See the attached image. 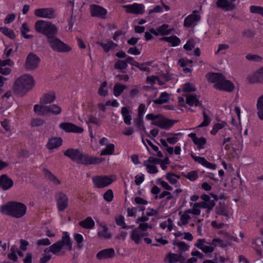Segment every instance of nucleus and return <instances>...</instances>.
<instances>
[{
  "label": "nucleus",
  "mask_w": 263,
  "mask_h": 263,
  "mask_svg": "<svg viewBox=\"0 0 263 263\" xmlns=\"http://www.w3.org/2000/svg\"><path fill=\"white\" fill-rule=\"evenodd\" d=\"M214 88L220 90H224L228 92H232L235 89V86L230 81L224 80L221 81L220 82L214 85Z\"/></svg>",
  "instance_id": "13"
},
{
  "label": "nucleus",
  "mask_w": 263,
  "mask_h": 263,
  "mask_svg": "<svg viewBox=\"0 0 263 263\" xmlns=\"http://www.w3.org/2000/svg\"><path fill=\"white\" fill-rule=\"evenodd\" d=\"M59 127L67 133H82L84 131L82 127L69 122L62 123Z\"/></svg>",
  "instance_id": "11"
},
{
  "label": "nucleus",
  "mask_w": 263,
  "mask_h": 263,
  "mask_svg": "<svg viewBox=\"0 0 263 263\" xmlns=\"http://www.w3.org/2000/svg\"><path fill=\"white\" fill-rule=\"evenodd\" d=\"M47 42L51 48L58 52H68L72 49L70 46L61 41L56 35L49 37Z\"/></svg>",
  "instance_id": "6"
},
{
  "label": "nucleus",
  "mask_w": 263,
  "mask_h": 263,
  "mask_svg": "<svg viewBox=\"0 0 263 263\" xmlns=\"http://www.w3.org/2000/svg\"><path fill=\"white\" fill-rule=\"evenodd\" d=\"M104 199L107 202H110L112 200L114 197L113 192L111 190H108L103 195Z\"/></svg>",
  "instance_id": "52"
},
{
  "label": "nucleus",
  "mask_w": 263,
  "mask_h": 263,
  "mask_svg": "<svg viewBox=\"0 0 263 263\" xmlns=\"http://www.w3.org/2000/svg\"><path fill=\"white\" fill-rule=\"evenodd\" d=\"M188 136L192 139L194 143L198 146V149H200L204 148V145L206 142V140L205 138H198L196 137L195 133H191L189 134Z\"/></svg>",
  "instance_id": "22"
},
{
  "label": "nucleus",
  "mask_w": 263,
  "mask_h": 263,
  "mask_svg": "<svg viewBox=\"0 0 263 263\" xmlns=\"http://www.w3.org/2000/svg\"><path fill=\"white\" fill-rule=\"evenodd\" d=\"M146 118L148 120L152 121V125L162 129H168L176 122V120L167 119L160 114H148L146 115Z\"/></svg>",
  "instance_id": "5"
},
{
  "label": "nucleus",
  "mask_w": 263,
  "mask_h": 263,
  "mask_svg": "<svg viewBox=\"0 0 263 263\" xmlns=\"http://www.w3.org/2000/svg\"><path fill=\"white\" fill-rule=\"evenodd\" d=\"M167 258L170 263H174L179 260H185L184 257L182 256L181 253L180 254H177L170 252L167 254Z\"/></svg>",
  "instance_id": "33"
},
{
  "label": "nucleus",
  "mask_w": 263,
  "mask_h": 263,
  "mask_svg": "<svg viewBox=\"0 0 263 263\" xmlns=\"http://www.w3.org/2000/svg\"><path fill=\"white\" fill-rule=\"evenodd\" d=\"M195 44L194 40L190 39L184 45L183 48L187 51H190L195 47Z\"/></svg>",
  "instance_id": "53"
},
{
  "label": "nucleus",
  "mask_w": 263,
  "mask_h": 263,
  "mask_svg": "<svg viewBox=\"0 0 263 263\" xmlns=\"http://www.w3.org/2000/svg\"><path fill=\"white\" fill-rule=\"evenodd\" d=\"M144 165L146 167L147 172L149 174H155L158 173V171L157 167L155 165H151L146 163V161H144Z\"/></svg>",
  "instance_id": "49"
},
{
  "label": "nucleus",
  "mask_w": 263,
  "mask_h": 263,
  "mask_svg": "<svg viewBox=\"0 0 263 263\" xmlns=\"http://www.w3.org/2000/svg\"><path fill=\"white\" fill-rule=\"evenodd\" d=\"M103 230L98 233V235L100 238H104L105 239H109L111 238V235L108 232V228L105 226H102Z\"/></svg>",
  "instance_id": "39"
},
{
  "label": "nucleus",
  "mask_w": 263,
  "mask_h": 263,
  "mask_svg": "<svg viewBox=\"0 0 263 263\" xmlns=\"http://www.w3.org/2000/svg\"><path fill=\"white\" fill-rule=\"evenodd\" d=\"M178 245V247L181 252H184L189 250V246L184 242H179Z\"/></svg>",
  "instance_id": "62"
},
{
  "label": "nucleus",
  "mask_w": 263,
  "mask_h": 263,
  "mask_svg": "<svg viewBox=\"0 0 263 263\" xmlns=\"http://www.w3.org/2000/svg\"><path fill=\"white\" fill-rule=\"evenodd\" d=\"M34 85L33 78L30 74H24L17 79L13 87L17 94H25L31 90Z\"/></svg>",
  "instance_id": "3"
},
{
  "label": "nucleus",
  "mask_w": 263,
  "mask_h": 263,
  "mask_svg": "<svg viewBox=\"0 0 263 263\" xmlns=\"http://www.w3.org/2000/svg\"><path fill=\"white\" fill-rule=\"evenodd\" d=\"M43 172L44 174L45 177L50 182L55 185L61 184V181L49 170L46 168L43 169Z\"/></svg>",
  "instance_id": "21"
},
{
  "label": "nucleus",
  "mask_w": 263,
  "mask_h": 263,
  "mask_svg": "<svg viewBox=\"0 0 263 263\" xmlns=\"http://www.w3.org/2000/svg\"><path fill=\"white\" fill-rule=\"evenodd\" d=\"M191 155L195 161L198 162L202 165L213 170H215L216 168V164L208 162L204 158L195 156L193 154H191Z\"/></svg>",
  "instance_id": "24"
},
{
  "label": "nucleus",
  "mask_w": 263,
  "mask_h": 263,
  "mask_svg": "<svg viewBox=\"0 0 263 263\" xmlns=\"http://www.w3.org/2000/svg\"><path fill=\"white\" fill-rule=\"evenodd\" d=\"M0 31L11 39H14L15 38V34L14 31L11 29L7 27H0Z\"/></svg>",
  "instance_id": "40"
},
{
  "label": "nucleus",
  "mask_w": 263,
  "mask_h": 263,
  "mask_svg": "<svg viewBox=\"0 0 263 263\" xmlns=\"http://www.w3.org/2000/svg\"><path fill=\"white\" fill-rule=\"evenodd\" d=\"M175 177H177L178 178H180L179 176H178L176 175L174 173H167L166 174V179L171 184H176L177 182V180L175 178Z\"/></svg>",
  "instance_id": "45"
},
{
  "label": "nucleus",
  "mask_w": 263,
  "mask_h": 263,
  "mask_svg": "<svg viewBox=\"0 0 263 263\" xmlns=\"http://www.w3.org/2000/svg\"><path fill=\"white\" fill-rule=\"evenodd\" d=\"M48 108L47 106L35 105L34 106V111L39 115H45L48 113Z\"/></svg>",
  "instance_id": "36"
},
{
  "label": "nucleus",
  "mask_w": 263,
  "mask_h": 263,
  "mask_svg": "<svg viewBox=\"0 0 263 263\" xmlns=\"http://www.w3.org/2000/svg\"><path fill=\"white\" fill-rule=\"evenodd\" d=\"M115 255V250L112 248H109L99 252L97 254V258L99 260L105 259L112 258Z\"/></svg>",
  "instance_id": "19"
},
{
  "label": "nucleus",
  "mask_w": 263,
  "mask_h": 263,
  "mask_svg": "<svg viewBox=\"0 0 263 263\" xmlns=\"http://www.w3.org/2000/svg\"><path fill=\"white\" fill-rule=\"evenodd\" d=\"M147 235V233L145 234L140 230L139 228H135L132 232L131 239L134 240L136 243L138 244L141 242L142 238Z\"/></svg>",
  "instance_id": "23"
},
{
  "label": "nucleus",
  "mask_w": 263,
  "mask_h": 263,
  "mask_svg": "<svg viewBox=\"0 0 263 263\" xmlns=\"http://www.w3.org/2000/svg\"><path fill=\"white\" fill-rule=\"evenodd\" d=\"M27 207L25 204L16 201L9 202L1 207V211L3 214L16 218L24 216Z\"/></svg>",
  "instance_id": "2"
},
{
  "label": "nucleus",
  "mask_w": 263,
  "mask_h": 263,
  "mask_svg": "<svg viewBox=\"0 0 263 263\" xmlns=\"http://www.w3.org/2000/svg\"><path fill=\"white\" fill-rule=\"evenodd\" d=\"M218 8L226 11H231L236 9V5L229 0H218L216 3Z\"/></svg>",
  "instance_id": "17"
},
{
  "label": "nucleus",
  "mask_w": 263,
  "mask_h": 263,
  "mask_svg": "<svg viewBox=\"0 0 263 263\" xmlns=\"http://www.w3.org/2000/svg\"><path fill=\"white\" fill-rule=\"evenodd\" d=\"M122 7L126 9V12L128 13L138 14H143L144 12L143 4L135 3L133 5H124Z\"/></svg>",
  "instance_id": "14"
},
{
  "label": "nucleus",
  "mask_w": 263,
  "mask_h": 263,
  "mask_svg": "<svg viewBox=\"0 0 263 263\" xmlns=\"http://www.w3.org/2000/svg\"><path fill=\"white\" fill-rule=\"evenodd\" d=\"M208 81L211 83L217 84L226 79V77L221 73H208L206 75Z\"/></svg>",
  "instance_id": "20"
},
{
  "label": "nucleus",
  "mask_w": 263,
  "mask_h": 263,
  "mask_svg": "<svg viewBox=\"0 0 263 263\" xmlns=\"http://www.w3.org/2000/svg\"><path fill=\"white\" fill-rule=\"evenodd\" d=\"M115 151V145L114 144H108L106 148L101 152L100 155H110L114 154Z\"/></svg>",
  "instance_id": "38"
},
{
  "label": "nucleus",
  "mask_w": 263,
  "mask_h": 263,
  "mask_svg": "<svg viewBox=\"0 0 263 263\" xmlns=\"http://www.w3.org/2000/svg\"><path fill=\"white\" fill-rule=\"evenodd\" d=\"M184 177L189 179L191 181H195L198 178V173L197 171H191L184 175Z\"/></svg>",
  "instance_id": "55"
},
{
  "label": "nucleus",
  "mask_w": 263,
  "mask_h": 263,
  "mask_svg": "<svg viewBox=\"0 0 263 263\" xmlns=\"http://www.w3.org/2000/svg\"><path fill=\"white\" fill-rule=\"evenodd\" d=\"M45 123L44 120L37 118L33 119L31 122V125L33 127L41 126Z\"/></svg>",
  "instance_id": "51"
},
{
  "label": "nucleus",
  "mask_w": 263,
  "mask_h": 263,
  "mask_svg": "<svg viewBox=\"0 0 263 263\" xmlns=\"http://www.w3.org/2000/svg\"><path fill=\"white\" fill-rule=\"evenodd\" d=\"M13 185V180L7 175H2L0 176V187L3 190L5 191L10 189Z\"/></svg>",
  "instance_id": "18"
},
{
  "label": "nucleus",
  "mask_w": 263,
  "mask_h": 263,
  "mask_svg": "<svg viewBox=\"0 0 263 263\" xmlns=\"http://www.w3.org/2000/svg\"><path fill=\"white\" fill-rule=\"evenodd\" d=\"M199 96L196 95H189L186 98V103L190 106H199L201 103L199 101Z\"/></svg>",
  "instance_id": "30"
},
{
  "label": "nucleus",
  "mask_w": 263,
  "mask_h": 263,
  "mask_svg": "<svg viewBox=\"0 0 263 263\" xmlns=\"http://www.w3.org/2000/svg\"><path fill=\"white\" fill-rule=\"evenodd\" d=\"M263 7L260 6H251L250 8V11L253 13H257L261 15Z\"/></svg>",
  "instance_id": "61"
},
{
  "label": "nucleus",
  "mask_w": 263,
  "mask_h": 263,
  "mask_svg": "<svg viewBox=\"0 0 263 263\" xmlns=\"http://www.w3.org/2000/svg\"><path fill=\"white\" fill-rule=\"evenodd\" d=\"M64 155L68 157L78 163L84 165L97 164L105 160V158L92 157L87 154H83L77 149L70 148L66 150Z\"/></svg>",
  "instance_id": "1"
},
{
  "label": "nucleus",
  "mask_w": 263,
  "mask_h": 263,
  "mask_svg": "<svg viewBox=\"0 0 263 263\" xmlns=\"http://www.w3.org/2000/svg\"><path fill=\"white\" fill-rule=\"evenodd\" d=\"M48 108V113L51 112L54 115H59L61 112V108L56 104L47 106Z\"/></svg>",
  "instance_id": "41"
},
{
  "label": "nucleus",
  "mask_w": 263,
  "mask_h": 263,
  "mask_svg": "<svg viewBox=\"0 0 263 263\" xmlns=\"http://www.w3.org/2000/svg\"><path fill=\"white\" fill-rule=\"evenodd\" d=\"M121 114L123 117L124 123L127 125H130L132 117L129 115V111L128 107H123L121 110Z\"/></svg>",
  "instance_id": "34"
},
{
  "label": "nucleus",
  "mask_w": 263,
  "mask_h": 263,
  "mask_svg": "<svg viewBox=\"0 0 263 263\" xmlns=\"http://www.w3.org/2000/svg\"><path fill=\"white\" fill-rule=\"evenodd\" d=\"M169 26L167 24H163L162 25L157 27L156 29L152 28L150 29L151 33L155 35L159 34L161 35H168L170 34L174 30L173 28L168 29Z\"/></svg>",
  "instance_id": "16"
},
{
  "label": "nucleus",
  "mask_w": 263,
  "mask_h": 263,
  "mask_svg": "<svg viewBox=\"0 0 263 263\" xmlns=\"http://www.w3.org/2000/svg\"><path fill=\"white\" fill-rule=\"evenodd\" d=\"M40 59L34 53H30L27 57L25 68L28 70H33L37 68Z\"/></svg>",
  "instance_id": "7"
},
{
  "label": "nucleus",
  "mask_w": 263,
  "mask_h": 263,
  "mask_svg": "<svg viewBox=\"0 0 263 263\" xmlns=\"http://www.w3.org/2000/svg\"><path fill=\"white\" fill-rule=\"evenodd\" d=\"M34 14L40 17L52 18L54 17V10L52 8H40L34 11Z\"/></svg>",
  "instance_id": "15"
},
{
  "label": "nucleus",
  "mask_w": 263,
  "mask_h": 263,
  "mask_svg": "<svg viewBox=\"0 0 263 263\" xmlns=\"http://www.w3.org/2000/svg\"><path fill=\"white\" fill-rule=\"evenodd\" d=\"M116 223L117 225L121 226L123 229L130 228V227L126 225L124 222V218L122 215L116 217Z\"/></svg>",
  "instance_id": "43"
},
{
  "label": "nucleus",
  "mask_w": 263,
  "mask_h": 263,
  "mask_svg": "<svg viewBox=\"0 0 263 263\" xmlns=\"http://www.w3.org/2000/svg\"><path fill=\"white\" fill-rule=\"evenodd\" d=\"M242 34L245 37L252 39L254 37L255 33L249 29H246L242 32Z\"/></svg>",
  "instance_id": "60"
},
{
  "label": "nucleus",
  "mask_w": 263,
  "mask_h": 263,
  "mask_svg": "<svg viewBox=\"0 0 263 263\" xmlns=\"http://www.w3.org/2000/svg\"><path fill=\"white\" fill-rule=\"evenodd\" d=\"M127 67V64L125 60H118L115 64L114 67L116 69H124Z\"/></svg>",
  "instance_id": "46"
},
{
  "label": "nucleus",
  "mask_w": 263,
  "mask_h": 263,
  "mask_svg": "<svg viewBox=\"0 0 263 263\" xmlns=\"http://www.w3.org/2000/svg\"><path fill=\"white\" fill-rule=\"evenodd\" d=\"M257 115L260 119L263 120V105L256 104Z\"/></svg>",
  "instance_id": "64"
},
{
  "label": "nucleus",
  "mask_w": 263,
  "mask_h": 263,
  "mask_svg": "<svg viewBox=\"0 0 263 263\" xmlns=\"http://www.w3.org/2000/svg\"><path fill=\"white\" fill-rule=\"evenodd\" d=\"M196 90V88L193 86L192 83H187L184 85L183 88V91L184 92H192L195 91Z\"/></svg>",
  "instance_id": "54"
},
{
  "label": "nucleus",
  "mask_w": 263,
  "mask_h": 263,
  "mask_svg": "<svg viewBox=\"0 0 263 263\" xmlns=\"http://www.w3.org/2000/svg\"><path fill=\"white\" fill-rule=\"evenodd\" d=\"M199 11L198 10H194L193 13L188 15L184 21L183 25L184 27L190 28L193 25L198 22L201 19L200 15L197 14Z\"/></svg>",
  "instance_id": "12"
},
{
  "label": "nucleus",
  "mask_w": 263,
  "mask_h": 263,
  "mask_svg": "<svg viewBox=\"0 0 263 263\" xmlns=\"http://www.w3.org/2000/svg\"><path fill=\"white\" fill-rule=\"evenodd\" d=\"M74 239L78 243V248L81 249L83 247L82 243L83 241V237L82 235L80 234H76L74 235Z\"/></svg>",
  "instance_id": "58"
},
{
  "label": "nucleus",
  "mask_w": 263,
  "mask_h": 263,
  "mask_svg": "<svg viewBox=\"0 0 263 263\" xmlns=\"http://www.w3.org/2000/svg\"><path fill=\"white\" fill-rule=\"evenodd\" d=\"M249 81L251 83H263V67L260 68L253 75L249 78Z\"/></svg>",
  "instance_id": "25"
},
{
  "label": "nucleus",
  "mask_w": 263,
  "mask_h": 263,
  "mask_svg": "<svg viewBox=\"0 0 263 263\" xmlns=\"http://www.w3.org/2000/svg\"><path fill=\"white\" fill-rule=\"evenodd\" d=\"M79 225L85 229H90L94 227L95 222L90 217H88L85 220L80 221Z\"/></svg>",
  "instance_id": "31"
},
{
  "label": "nucleus",
  "mask_w": 263,
  "mask_h": 263,
  "mask_svg": "<svg viewBox=\"0 0 263 263\" xmlns=\"http://www.w3.org/2000/svg\"><path fill=\"white\" fill-rule=\"evenodd\" d=\"M62 248V245H61V243L58 241L57 242L52 245L49 248L45 249L44 252H51L54 254H57L61 251Z\"/></svg>",
  "instance_id": "32"
},
{
  "label": "nucleus",
  "mask_w": 263,
  "mask_h": 263,
  "mask_svg": "<svg viewBox=\"0 0 263 263\" xmlns=\"http://www.w3.org/2000/svg\"><path fill=\"white\" fill-rule=\"evenodd\" d=\"M90 12L92 16L103 19L105 18L107 11L99 5L92 4L90 6Z\"/></svg>",
  "instance_id": "10"
},
{
  "label": "nucleus",
  "mask_w": 263,
  "mask_h": 263,
  "mask_svg": "<svg viewBox=\"0 0 263 263\" xmlns=\"http://www.w3.org/2000/svg\"><path fill=\"white\" fill-rule=\"evenodd\" d=\"M58 209L59 211H64L68 206V198L66 195L62 192H58L55 194Z\"/></svg>",
  "instance_id": "9"
},
{
  "label": "nucleus",
  "mask_w": 263,
  "mask_h": 263,
  "mask_svg": "<svg viewBox=\"0 0 263 263\" xmlns=\"http://www.w3.org/2000/svg\"><path fill=\"white\" fill-rule=\"evenodd\" d=\"M107 85V83L106 81H104L101 84L98 90V94L100 96L104 97L107 95L108 91L106 89H105V88L106 87Z\"/></svg>",
  "instance_id": "47"
},
{
  "label": "nucleus",
  "mask_w": 263,
  "mask_h": 263,
  "mask_svg": "<svg viewBox=\"0 0 263 263\" xmlns=\"http://www.w3.org/2000/svg\"><path fill=\"white\" fill-rule=\"evenodd\" d=\"M226 125V122H222L220 123H217L214 125L211 131V134L213 135H216L218 130L222 128Z\"/></svg>",
  "instance_id": "44"
},
{
  "label": "nucleus",
  "mask_w": 263,
  "mask_h": 263,
  "mask_svg": "<svg viewBox=\"0 0 263 263\" xmlns=\"http://www.w3.org/2000/svg\"><path fill=\"white\" fill-rule=\"evenodd\" d=\"M29 31V28L28 26V25L26 23H24L22 24V26L21 29V32L22 35L24 37L25 39H31L32 38L33 36L31 35H27L26 34V32Z\"/></svg>",
  "instance_id": "42"
},
{
  "label": "nucleus",
  "mask_w": 263,
  "mask_h": 263,
  "mask_svg": "<svg viewBox=\"0 0 263 263\" xmlns=\"http://www.w3.org/2000/svg\"><path fill=\"white\" fill-rule=\"evenodd\" d=\"M59 242L61 245H62L63 247L66 246L68 250L71 251L72 250V242L70 241V238L68 232H64L63 233L62 239L59 241Z\"/></svg>",
  "instance_id": "27"
},
{
  "label": "nucleus",
  "mask_w": 263,
  "mask_h": 263,
  "mask_svg": "<svg viewBox=\"0 0 263 263\" xmlns=\"http://www.w3.org/2000/svg\"><path fill=\"white\" fill-rule=\"evenodd\" d=\"M88 122L97 125H100L101 124L100 121L97 118L92 115L89 117Z\"/></svg>",
  "instance_id": "59"
},
{
  "label": "nucleus",
  "mask_w": 263,
  "mask_h": 263,
  "mask_svg": "<svg viewBox=\"0 0 263 263\" xmlns=\"http://www.w3.org/2000/svg\"><path fill=\"white\" fill-rule=\"evenodd\" d=\"M217 213L229 217V211L227 208L224 205H220L219 207L217 208Z\"/></svg>",
  "instance_id": "48"
},
{
  "label": "nucleus",
  "mask_w": 263,
  "mask_h": 263,
  "mask_svg": "<svg viewBox=\"0 0 263 263\" xmlns=\"http://www.w3.org/2000/svg\"><path fill=\"white\" fill-rule=\"evenodd\" d=\"M127 88L126 86L120 84H116L114 86V95L116 97H119Z\"/></svg>",
  "instance_id": "37"
},
{
  "label": "nucleus",
  "mask_w": 263,
  "mask_h": 263,
  "mask_svg": "<svg viewBox=\"0 0 263 263\" xmlns=\"http://www.w3.org/2000/svg\"><path fill=\"white\" fill-rule=\"evenodd\" d=\"M179 214L181 215L180 220L181 221L182 224H180V222L178 223V224L180 226L182 225H185L188 223V221L191 219V217L187 214H181V212H180Z\"/></svg>",
  "instance_id": "50"
},
{
  "label": "nucleus",
  "mask_w": 263,
  "mask_h": 263,
  "mask_svg": "<svg viewBox=\"0 0 263 263\" xmlns=\"http://www.w3.org/2000/svg\"><path fill=\"white\" fill-rule=\"evenodd\" d=\"M161 41H164L171 44L173 47L177 46L180 44V40L176 36L172 35L171 36L162 37L160 39Z\"/></svg>",
  "instance_id": "29"
},
{
  "label": "nucleus",
  "mask_w": 263,
  "mask_h": 263,
  "mask_svg": "<svg viewBox=\"0 0 263 263\" xmlns=\"http://www.w3.org/2000/svg\"><path fill=\"white\" fill-rule=\"evenodd\" d=\"M9 123V120L7 119H5L4 121L1 122V125L2 127L5 129V131L6 132H9L10 130Z\"/></svg>",
  "instance_id": "63"
},
{
  "label": "nucleus",
  "mask_w": 263,
  "mask_h": 263,
  "mask_svg": "<svg viewBox=\"0 0 263 263\" xmlns=\"http://www.w3.org/2000/svg\"><path fill=\"white\" fill-rule=\"evenodd\" d=\"M55 93L53 91L45 93L40 100V103L45 105L53 102L55 99Z\"/></svg>",
  "instance_id": "26"
},
{
  "label": "nucleus",
  "mask_w": 263,
  "mask_h": 263,
  "mask_svg": "<svg viewBox=\"0 0 263 263\" xmlns=\"http://www.w3.org/2000/svg\"><path fill=\"white\" fill-rule=\"evenodd\" d=\"M203 116L204 118L203 121L197 126L198 127L206 126L210 124L211 122L210 118L208 116L204 111L203 112Z\"/></svg>",
  "instance_id": "57"
},
{
  "label": "nucleus",
  "mask_w": 263,
  "mask_h": 263,
  "mask_svg": "<svg viewBox=\"0 0 263 263\" xmlns=\"http://www.w3.org/2000/svg\"><path fill=\"white\" fill-rule=\"evenodd\" d=\"M62 140L61 138H52L49 139L47 147L49 149L56 148L62 145Z\"/></svg>",
  "instance_id": "28"
},
{
  "label": "nucleus",
  "mask_w": 263,
  "mask_h": 263,
  "mask_svg": "<svg viewBox=\"0 0 263 263\" xmlns=\"http://www.w3.org/2000/svg\"><path fill=\"white\" fill-rule=\"evenodd\" d=\"M135 126L139 128L142 127L143 129L145 130V127L144 125V122L142 119V117L138 116V118L135 120Z\"/></svg>",
  "instance_id": "56"
},
{
  "label": "nucleus",
  "mask_w": 263,
  "mask_h": 263,
  "mask_svg": "<svg viewBox=\"0 0 263 263\" xmlns=\"http://www.w3.org/2000/svg\"><path fill=\"white\" fill-rule=\"evenodd\" d=\"M97 44L101 46L103 48V50L105 52H108L110 49H114L118 46V44L114 43L112 41H109L107 43H103L102 42H98Z\"/></svg>",
  "instance_id": "35"
},
{
  "label": "nucleus",
  "mask_w": 263,
  "mask_h": 263,
  "mask_svg": "<svg viewBox=\"0 0 263 263\" xmlns=\"http://www.w3.org/2000/svg\"><path fill=\"white\" fill-rule=\"evenodd\" d=\"M36 32L44 34L47 37V40L49 37L55 36L58 32L57 26L50 22L44 20H39L35 22L34 26Z\"/></svg>",
  "instance_id": "4"
},
{
  "label": "nucleus",
  "mask_w": 263,
  "mask_h": 263,
  "mask_svg": "<svg viewBox=\"0 0 263 263\" xmlns=\"http://www.w3.org/2000/svg\"><path fill=\"white\" fill-rule=\"evenodd\" d=\"M96 187L103 188L111 184L112 179L107 176H98L92 178Z\"/></svg>",
  "instance_id": "8"
}]
</instances>
